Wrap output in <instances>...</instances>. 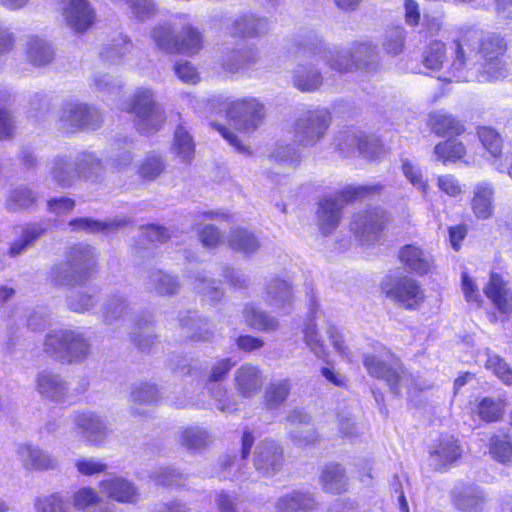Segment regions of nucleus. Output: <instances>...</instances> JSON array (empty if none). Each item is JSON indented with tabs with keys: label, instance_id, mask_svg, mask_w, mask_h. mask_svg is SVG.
Here are the masks:
<instances>
[{
	"label": "nucleus",
	"instance_id": "obj_1",
	"mask_svg": "<svg viewBox=\"0 0 512 512\" xmlns=\"http://www.w3.org/2000/svg\"><path fill=\"white\" fill-rule=\"evenodd\" d=\"M451 60L441 40H431L423 52V65L430 70H443L444 81H499L507 77L503 56L507 50L504 37L487 33L474 25L458 28L451 44Z\"/></svg>",
	"mask_w": 512,
	"mask_h": 512
},
{
	"label": "nucleus",
	"instance_id": "obj_2",
	"mask_svg": "<svg viewBox=\"0 0 512 512\" xmlns=\"http://www.w3.org/2000/svg\"><path fill=\"white\" fill-rule=\"evenodd\" d=\"M376 47L371 43H359L351 52H325L316 56L309 65H299L293 72L292 82L302 92H313L323 83L321 73L316 66L325 63L337 72H350L354 69L368 67L374 62Z\"/></svg>",
	"mask_w": 512,
	"mask_h": 512
},
{
	"label": "nucleus",
	"instance_id": "obj_3",
	"mask_svg": "<svg viewBox=\"0 0 512 512\" xmlns=\"http://www.w3.org/2000/svg\"><path fill=\"white\" fill-rule=\"evenodd\" d=\"M320 328L326 330L333 348L341 358L348 362H353L356 359V354L345 343L339 329L332 324L326 323L322 313H315L303 330L304 342L317 358L326 360L329 357L328 349L319 334Z\"/></svg>",
	"mask_w": 512,
	"mask_h": 512
},
{
	"label": "nucleus",
	"instance_id": "obj_4",
	"mask_svg": "<svg viewBox=\"0 0 512 512\" xmlns=\"http://www.w3.org/2000/svg\"><path fill=\"white\" fill-rule=\"evenodd\" d=\"M90 344L83 333L71 329L50 331L44 342V350L61 362L83 361L89 353Z\"/></svg>",
	"mask_w": 512,
	"mask_h": 512
},
{
	"label": "nucleus",
	"instance_id": "obj_5",
	"mask_svg": "<svg viewBox=\"0 0 512 512\" xmlns=\"http://www.w3.org/2000/svg\"><path fill=\"white\" fill-rule=\"evenodd\" d=\"M123 109L134 114L135 125L141 133L157 131L165 121L164 110L155 102L154 93L148 88L137 89Z\"/></svg>",
	"mask_w": 512,
	"mask_h": 512
},
{
	"label": "nucleus",
	"instance_id": "obj_6",
	"mask_svg": "<svg viewBox=\"0 0 512 512\" xmlns=\"http://www.w3.org/2000/svg\"><path fill=\"white\" fill-rule=\"evenodd\" d=\"M373 187L357 186L347 187L339 194L325 197L318 208V224L323 234H328L334 230L341 218L340 211L343 205L351 200L363 197Z\"/></svg>",
	"mask_w": 512,
	"mask_h": 512
},
{
	"label": "nucleus",
	"instance_id": "obj_7",
	"mask_svg": "<svg viewBox=\"0 0 512 512\" xmlns=\"http://www.w3.org/2000/svg\"><path fill=\"white\" fill-rule=\"evenodd\" d=\"M94 265L93 248L83 245L73 249L70 262L55 266L51 271V277L56 285H72L82 280Z\"/></svg>",
	"mask_w": 512,
	"mask_h": 512
},
{
	"label": "nucleus",
	"instance_id": "obj_8",
	"mask_svg": "<svg viewBox=\"0 0 512 512\" xmlns=\"http://www.w3.org/2000/svg\"><path fill=\"white\" fill-rule=\"evenodd\" d=\"M185 37L180 41L171 24L158 25L152 30L156 46L166 53L195 54L201 49V38L193 28L184 27Z\"/></svg>",
	"mask_w": 512,
	"mask_h": 512
},
{
	"label": "nucleus",
	"instance_id": "obj_9",
	"mask_svg": "<svg viewBox=\"0 0 512 512\" xmlns=\"http://www.w3.org/2000/svg\"><path fill=\"white\" fill-rule=\"evenodd\" d=\"M364 366L371 376L384 379L398 394L407 387L408 378L404 372L400 374L398 361L389 351H384L380 356H365Z\"/></svg>",
	"mask_w": 512,
	"mask_h": 512
},
{
	"label": "nucleus",
	"instance_id": "obj_10",
	"mask_svg": "<svg viewBox=\"0 0 512 512\" xmlns=\"http://www.w3.org/2000/svg\"><path fill=\"white\" fill-rule=\"evenodd\" d=\"M329 120L324 108L307 111L295 123L294 141L306 147L315 145L327 131Z\"/></svg>",
	"mask_w": 512,
	"mask_h": 512
},
{
	"label": "nucleus",
	"instance_id": "obj_11",
	"mask_svg": "<svg viewBox=\"0 0 512 512\" xmlns=\"http://www.w3.org/2000/svg\"><path fill=\"white\" fill-rule=\"evenodd\" d=\"M227 117L240 131L255 130L264 118V107L256 99H239L227 104Z\"/></svg>",
	"mask_w": 512,
	"mask_h": 512
},
{
	"label": "nucleus",
	"instance_id": "obj_12",
	"mask_svg": "<svg viewBox=\"0 0 512 512\" xmlns=\"http://www.w3.org/2000/svg\"><path fill=\"white\" fill-rule=\"evenodd\" d=\"M100 168V163L93 154L86 153L75 166L64 158H58L52 166V177L59 185L66 187L72 183L76 176L91 177L95 169Z\"/></svg>",
	"mask_w": 512,
	"mask_h": 512
},
{
	"label": "nucleus",
	"instance_id": "obj_13",
	"mask_svg": "<svg viewBox=\"0 0 512 512\" xmlns=\"http://www.w3.org/2000/svg\"><path fill=\"white\" fill-rule=\"evenodd\" d=\"M388 218L386 213L378 208L357 215L350 225V229L365 243H372L379 238Z\"/></svg>",
	"mask_w": 512,
	"mask_h": 512
},
{
	"label": "nucleus",
	"instance_id": "obj_14",
	"mask_svg": "<svg viewBox=\"0 0 512 512\" xmlns=\"http://www.w3.org/2000/svg\"><path fill=\"white\" fill-rule=\"evenodd\" d=\"M60 121L67 129H95L100 121V115L96 109L86 104L69 103L63 108Z\"/></svg>",
	"mask_w": 512,
	"mask_h": 512
},
{
	"label": "nucleus",
	"instance_id": "obj_15",
	"mask_svg": "<svg viewBox=\"0 0 512 512\" xmlns=\"http://www.w3.org/2000/svg\"><path fill=\"white\" fill-rule=\"evenodd\" d=\"M36 389L39 394L53 402L72 400L67 382L51 371H41L36 378Z\"/></svg>",
	"mask_w": 512,
	"mask_h": 512
},
{
	"label": "nucleus",
	"instance_id": "obj_16",
	"mask_svg": "<svg viewBox=\"0 0 512 512\" xmlns=\"http://www.w3.org/2000/svg\"><path fill=\"white\" fill-rule=\"evenodd\" d=\"M483 292L500 313H512V289L501 274L492 272Z\"/></svg>",
	"mask_w": 512,
	"mask_h": 512
},
{
	"label": "nucleus",
	"instance_id": "obj_17",
	"mask_svg": "<svg viewBox=\"0 0 512 512\" xmlns=\"http://www.w3.org/2000/svg\"><path fill=\"white\" fill-rule=\"evenodd\" d=\"M452 504L461 512H482L486 494L475 484L456 486L451 492Z\"/></svg>",
	"mask_w": 512,
	"mask_h": 512
},
{
	"label": "nucleus",
	"instance_id": "obj_18",
	"mask_svg": "<svg viewBox=\"0 0 512 512\" xmlns=\"http://www.w3.org/2000/svg\"><path fill=\"white\" fill-rule=\"evenodd\" d=\"M64 18L69 27L76 32H84L95 22L94 9L87 0H64Z\"/></svg>",
	"mask_w": 512,
	"mask_h": 512
},
{
	"label": "nucleus",
	"instance_id": "obj_19",
	"mask_svg": "<svg viewBox=\"0 0 512 512\" xmlns=\"http://www.w3.org/2000/svg\"><path fill=\"white\" fill-rule=\"evenodd\" d=\"M338 147L347 156L358 152L372 159L379 158L383 152V145L378 139L358 136L355 133L342 135Z\"/></svg>",
	"mask_w": 512,
	"mask_h": 512
},
{
	"label": "nucleus",
	"instance_id": "obj_20",
	"mask_svg": "<svg viewBox=\"0 0 512 512\" xmlns=\"http://www.w3.org/2000/svg\"><path fill=\"white\" fill-rule=\"evenodd\" d=\"M99 489L103 495L119 503H136L139 496L138 490L132 482L118 476L100 481Z\"/></svg>",
	"mask_w": 512,
	"mask_h": 512
},
{
	"label": "nucleus",
	"instance_id": "obj_21",
	"mask_svg": "<svg viewBox=\"0 0 512 512\" xmlns=\"http://www.w3.org/2000/svg\"><path fill=\"white\" fill-rule=\"evenodd\" d=\"M389 296L405 309H417L424 301V290L413 279L405 278L399 281L389 292Z\"/></svg>",
	"mask_w": 512,
	"mask_h": 512
},
{
	"label": "nucleus",
	"instance_id": "obj_22",
	"mask_svg": "<svg viewBox=\"0 0 512 512\" xmlns=\"http://www.w3.org/2000/svg\"><path fill=\"white\" fill-rule=\"evenodd\" d=\"M436 159L443 164L461 161L465 165L477 164V158L467 153L466 146L459 140L448 139L434 147Z\"/></svg>",
	"mask_w": 512,
	"mask_h": 512
},
{
	"label": "nucleus",
	"instance_id": "obj_23",
	"mask_svg": "<svg viewBox=\"0 0 512 512\" xmlns=\"http://www.w3.org/2000/svg\"><path fill=\"white\" fill-rule=\"evenodd\" d=\"M399 259L405 268L417 275L427 274L433 267L432 256L415 245H406L399 252Z\"/></svg>",
	"mask_w": 512,
	"mask_h": 512
},
{
	"label": "nucleus",
	"instance_id": "obj_24",
	"mask_svg": "<svg viewBox=\"0 0 512 512\" xmlns=\"http://www.w3.org/2000/svg\"><path fill=\"white\" fill-rule=\"evenodd\" d=\"M494 193L495 188L491 182L480 181L474 186L471 210L477 219L485 220L492 216Z\"/></svg>",
	"mask_w": 512,
	"mask_h": 512
},
{
	"label": "nucleus",
	"instance_id": "obj_25",
	"mask_svg": "<svg viewBox=\"0 0 512 512\" xmlns=\"http://www.w3.org/2000/svg\"><path fill=\"white\" fill-rule=\"evenodd\" d=\"M477 136L483 148L489 153L492 165L499 172H504L506 164L503 163L505 154L502 153L501 135L491 127L482 126L477 129Z\"/></svg>",
	"mask_w": 512,
	"mask_h": 512
},
{
	"label": "nucleus",
	"instance_id": "obj_26",
	"mask_svg": "<svg viewBox=\"0 0 512 512\" xmlns=\"http://www.w3.org/2000/svg\"><path fill=\"white\" fill-rule=\"evenodd\" d=\"M74 423L88 438L93 440L103 438L108 432L106 419L93 411L75 413Z\"/></svg>",
	"mask_w": 512,
	"mask_h": 512
},
{
	"label": "nucleus",
	"instance_id": "obj_27",
	"mask_svg": "<svg viewBox=\"0 0 512 512\" xmlns=\"http://www.w3.org/2000/svg\"><path fill=\"white\" fill-rule=\"evenodd\" d=\"M266 301L268 305L276 310L287 313L292 303L289 283L282 279L272 280L267 286Z\"/></svg>",
	"mask_w": 512,
	"mask_h": 512
},
{
	"label": "nucleus",
	"instance_id": "obj_28",
	"mask_svg": "<svg viewBox=\"0 0 512 512\" xmlns=\"http://www.w3.org/2000/svg\"><path fill=\"white\" fill-rule=\"evenodd\" d=\"M237 390L245 397H250L262 386V376L259 369L250 364L240 366L235 372Z\"/></svg>",
	"mask_w": 512,
	"mask_h": 512
},
{
	"label": "nucleus",
	"instance_id": "obj_29",
	"mask_svg": "<svg viewBox=\"0 0 512 512\" xmlns=\"http://www.w3.org/2000/svg\"><path fill=\"white\" fill-rule=\"evenodd\" d=\"M25 54L27 60L34 66L47 65L54 57V52L50 44L44 39L34 35L27 37Z\"/></svg>",
	"mask_w": 512,
	"mask_h": 512
},
{
	"label": "nucleus",
	"instance_id": "obj_30",
	"mask_svg": "<svg viewBox=\"0 0 512 512\" xmlns=\"http://www.w3.org/2000/svg\"><path fill=\"white\" fill-rule=\"evenodd\" d=\"M316 507L311 494L293 491L279 498L276 508L279 512H309Z\"/></svg>",
	"mask_w": 512,
	"mask_h": 512
},
{
	"label": "nucleus",
	"instance_id": "obj_31",
	"mask_svg": "<svg viewBox=\"0 0 512 512\" xmlns=\"http://www.w3.org/2000/svg\"><path fill=\"white\" fill-rule=\"evenodd\" d=\"M432 130L439 136H459L464 131V125L452 115L444 112H435L430 116Z\"/></svg>",
	"mask_w": 512,
	"mask_h": 512
},
{
	"label": "nucleus",
	"instance_id": "obj_32",
	"mask_svg": "<svg viewBox=\"0 0 512 512\" xmlns=\"http://www.w3.org/2000/svg\"><path fill=\"white\" fill-rule=\"evenodd\" d=\"M321 484L325 492L339 494L345 491L346 476L339 464H328L321 474Z\"/></svg>",
	"mask_w": 512,
	"mask_h": 512
},
{
	"label": "nucleus",
	"instance_id": "obj_33",
	"mask_svg": "<svg viewBox=\"0 0 512 512\" xmlns=\"http://www.w3.org/2000/svg\"><path fill=\"white\" fill-rule=\"evenodd\" d=\"M173 154L183 163L189 164L195 153L192 137L182 126L177 127L172 144Z\"/></svg>",
	"mask_w": 512,
	"mask_h": 512
},
{
	"label": "nucleus",
	"instance_id": "obj_34",
	"mask_svg": "<svg viewBox=\"0 0 512 512\" xmlns=\"http://www.w3.org/2000/svg\"><path fill=\"white\" fill-rule=\"evenodd\" d=\"M283 463L281 450H259L254 456V465L265 476L275 474Z\"/></svg>",
	"mask_w": 512,
	"mask_h": 512
},
{
	"label": "nucleus",
	"instance_id": "obj_35",
	"mask_svg": "<svg viewBox=\"0 0 512 512\" xmlns=\"http://www.w3.org/2000/svg\"><path fill=\"white\" fill-rule=\"evenodd\" d=\"M101 504L102 506L100 507L99 512H112L111 506L103 504L102 498L92 488H81L73 495V505L77 509H92Z\"/></svg>",
	"mask_w": 512,
	"mask_h": 512
},
{
	"label": "nucleus",
	"instance_id": "obj_36",
	"mask_svg": "<svg viewBox=\"0 0 512 512\" xmlns=\"http://www.w3.org/2000/svg\"><path fill=\"white\" fill-rule=\"evenodd\" d=\"M243 317L250 327L262 331H272L278 325L275 318L266 315L252 304L245 306Z\"/></svg>",
	"mask_w": 512,
	"mask_h": 512
},
{
	"label": "nucleus",
	"instance_id": "obj_37",
	"mask_svg": "<svg viewBox=\"0 0 512 512\" xmlns=\"http://www.w3.org/2000/svg\"><path fill=\"white\" fill-rule=\"evenodd\" d=\"M158 399V390L155 385L149 383H139L132 387L130 394V402L136 413L141 414L144 411H139L137 405H150Z\"/></svg>",
	"mask_w": 512,
	"mask_h": 512
},
{
	"label": "nucleus",
	"instance_id": "obj_38",
	"mask_svg": "<svg viewBox=\"0 0 512 512\" xmlns=\"http://www.w3.org/2000/svg\"><path fill=\"white\" fill-rule=\"evenodd\" d=\"M406 40V31L401 26L388 29L383 39V49L390 56H397L403 52Z\"/></svg>",
	"mask_w": 512,
	"mask_h": 512
},
{
	"label": "nucleus",
	"instance_id": "obj_39",
	"mask_svg": "<svg viewBox=\"0 0 512 512\" xmlns=\"http://www.w3.org/2000/svg\"><path fill=\"white\" fill-rule=\"evenodd\" d=\"M485 367L493 373L506 385L512 384V369L508 364L497 354L493 353L490 349L485 350Z\"/></svg>",
	"mask_w": 512,
	"mask_h": 512
},
{
	"label": "nucleus",
	"instance_id": "obj_40",
	"mask_svg": "<svg viewBox=\"0 0 512 512\" xmlns=\"http://www.w3.org/2000/svg\"><path fill=\"white\" fill-rule=\"evenodd\" d=\"M485 367L493 373L506 385L512 384V369L508 364L497 354L493 353L490 349L485 350Z\"/></svg>",
	"mask_w": 512,
	"mask_h": 512
},
{
	"label": "nucleus",
	"instance_id": "obj_41",
	"mask_svg": "<svg viewBox=\"0 0 512 512\" xmlns=\"http://www.w3.org/2000/svg\"><path fill=\"white\" fill-rule=\"evenodd\" d=\"M183 445L190 448H200L213 444L214 436L207 430L200 427L185 429L181 435Z\"/></svg>",
	"mask_w": 512,
	"mask_h": 512
},
{
	"label": "nucleus",
	"instance_id": "obj_42",
	"mask_svg": "<svg viewBox=\"0 0 512 512\" xmlns=\"http://www.w3.org/2000/svg\"><path fill=\"white\" fill-rule=\"evenodd\" d=\"M229 246L236 251L252 253L258 248V241L246 230L236 229L231 232Z\"/></svg>",
	"mask_w": 512,
	"mask_h": 512
},
{
	"label": "nucleus",
	"instance_id": "obj_43",
	"mask_svg": "<svg viewBox=\"0 0 512 512\" xmlns=\"http://www.w3.org/2000/svg\"><path fill=\"white\" fill-rule=\"evenodd\" d=\"M461 290L466 302L477 308L481 307L483 298L476 279L466 271L461 274Z\"/></svg>",
	"mask_w": 512,
	"mask_h": 512
},
{
	"label": "nucleus",
	"instance_id": "obj_44",
	"mask_svg": "<svg viewBox=\"0 0 512 512\" xmlns=\"http://www.w3.org/2000/svg\"><path fill=\"white\" fill-rule=\"evenodd\" d=\"M268 22L265 19L256 18L253 15L245 16L235 22V31L239 35L253 36L264 33Z\"/></svg>",
	"mask_w": 512,
	"mask_h": 512
},
{
	"label": "nucleus",
	"instance_id": "obj_45",
	"mask_svg": "<svg viewBox=\"0 0 512 512\" xmlns=\"http://www.w3.org/2000/svg\"><path fill=\"white\" fill-rule=\"evenodd\" d=\"M149 284L151 289L160 295L173 294L179 286L172 276L162 271L152 272L149 277Z\"/></svg>",
	"mask_w": 512,
	"mask_h": 512
},
{
	"label": "nucleus",
	"instance_id": "obj_46",
	"mask_svg": "<svg viewBox=\"0 0 512 512\" xmlns=\"http://www.w3.org/2000/svg\"><path fill=\"white\" fill-rule=\"evenodd\" d=\"M505 406L506 405L503 400L484 398L478 404V415L485 422L497 421L502 417Z\"/></svg>",
	"mask_w": 512,
	"mask_h": 512
},
{
	"label": "nucleus",
	"instance_id": "obj_47",
	"mask_svg": "<svg viewBox=\"0 0 512 512\" xmlns=\"http://www.w3.org/2000/svg\"><path fill=\"white\" fill-rule=\"evenodd\" d=\"M402 172L406 179L419 191L426 194L429 188L427 179L420 167L409 159L402 160Z\"/></svg>",
	"mask_w": 512,
	"mask_h": 512
},
{
	"label": "nucleus",
	"instance_id": "obj_48",
	"mask_svg": "<svg viewBox=\"0 0 512 512\" xmlns=\"http://www.w3.org/2000/svg\"><path fill=\"white\" fill-rule=\"evenodd\" d=\"M460 456L456 450H430L427 461L433 470L440 471L453 465Z\"/></svg>",
	"mask_w": 512,
	"mask_h": 512
},
{
	"label": "nucleus",
	"instance_id": "obj_49",
	"mask_svg": "<svg viewBox=\"0 0 512 512\" xmlns=\"http://www.w3.org/2000/svg\"><path fill=\"white\" fill-rule=\"evenodd\" d=\"M25 454L22 458L28 469L44 470L53 469L56 461L51 459L43 450H24Z\"/></svg>",
	"mask_w": 512,
	"mask_h": 512
},
{
	"label": "nucleus",
	"instance_id": "obj_50",
	"mask_svg": "<svg viewBox=\"0 0 512 512\" xmlns=\"http://www.w3.org/2000/svg\"><path fill=\"white\" fill-rule=\"evenodd\" d=\"M289 390L290 385L287 379L271 384L265 394L267 406L274 408L282 404L287 398Z\"/></svg>",
	"mask_w": 512,
	"mask_h": 512
},
{
	"label": "nucleus",
	"instance_id": "obj_51",
	"mask_svg": "<svg viewBox=\"0 0 512 512\" xmlns=\"http://www.w3.org/2000/svg\"><path fill=\"white\" fill-rule=\"evenodd\" d=\"M129 305L123 296L111 297L106 305L105 318L108 322L125 318L129 314Z\"/></svg>",
	"mask_w": 512,
	"mask_h": 512
},
{
	"label": "nucleus",
	"instance_id": "obj_52",
	"mask_svg": "<svg viewBox=\"0 0 512 512\" xmlns=\"http://www.w3.org/2000/svg\"><path fill=\"white\" fill-rule=\"evenodd\" d=\"M124 2L130 8L131 14L140 21L151 18L156 12L153 0H124Z\"/></svg>",
	"mask_w": 512,
	"mask_h": 512
},
{
	"label": "nucleus",
	"instance_id": "obj_53",
	"mask_svg": "<svg viewBox=\"0 0 512 512\" xmlns=\"http://www.w3.org/2000/svg\"><path fill=\"white\" fill-rule=\"evenodd\" d=\"M34 505L37 512H70L64 500L57 495L37 498Z\"/></svg>",
	"mask_w": 512,
	"mask_h": 512
},
{
	"label": "nucleus",
	"instance_id": "obj_54",
	"mask_svg": "<svg viewBox=\"0 0 512 512\" xmlns=\"http://www.w3.org/2000/svg\"><path fill=\"white\" fill-rule=\"evenodd\" d=\"M437 186L440 191L449 197L457 198L464 193V185L452 174L438 176Z\"/></svg>",
	"mask_w": 512,
	"mask_h": 512
},
{
	"label": "nucleus",
	"instance_id": "obj_55",
	"mask_svg": "<svg viewBox=\"0 0 512 512\" xmlns=\"http://www.w3.org/2000/svg\"><path fill=\"white\" fill-rule=\"evenodd\" d=\"M69 225L73 230H84L87 232H99L108 230L112 226L119 227L122 222H100L89 218H79L71 221Z\"/></svg>",
	"mask_w": 512,
	"mask_h": 512
},
{
	"label": "nucleus",
	"instance_id": "obj_56",
	"mask_svg": "<svg viewBox=\"0 0 512 512\" xmlns=\"http://www.w3.org/2000/svg\"><path fill=\"white\" fill-rule=\"evenodd\" d=\"M34 202V196L31 190L27 188H17L10 192L7 203L12 210L19 208H28Z\"/></svg>",
	"mask_w": 512,
	"mask_h": 512
},
{
	"label": "nucleus",
	"instance_id": "obj_57",
	"mask_svg": "<svg viewBox=\"0 0 512 512\" xmlns=\"http://www.w3.org/2000/svg\"><path fill=\"white\" fill-rule=\"evenodd\" d=\"M41 233L42 230L36 226L25 229L21 237L11 245L10 254L12 256L21 254L41 235Z\"/></svg>",
	"mask_w": 512,
	"mask_h": 512
},
{
	"label": "nucleus",
	"instance_id": "obj_58",
	"mask_svg": "<svg viewBox=\"0 0 512 512\" xmlns=\"http://www.w3.org/2000/svg\"><path fill=\"white\" fill-rule=\"evenodd\" d=\"M164 169L161 157L157 155H149L142 163L139 172L140 175L148 180L158 177Z\"/></svg>",
	"mask_w": 512,
	"mask_h": 512
},
{
	"label": "nucleus",
	"instance_id": "obj_59",
	"mask_svg": "<svg viewBox=\"0 0 512 512\" xmlns=\"http://www.w3.org/2000/svg\"><path fill=\"white\" fill-rule=\"evenodd\" d=\"M270 157L280 163L295 164L299 161L297 150L289 144H276Z\"/></svg>",
	"mask_w": 512,
	"mask_h": 512
},
{
	"label": "nucleus",
	"instance_id": "obj_60",
	"mask_svg": "<svg viewBox=\"0 0 512 512\" xmlns=\"http://www.w3.org/2000/svg\"><path fill=\"white\" fill-rule=\"evenodd\" d=\"M176 76L184 83L196 84L199 81V74L196 69L187 61L178 62L175 67Z\"/></svg>",
	"mask_w": 512,
	"mask_h": 512
},
{
	"label": "nucleus",
	"instance_id": "obj_61",
	"mask_svg": "<svg viewBox=\"0 0 512 512\" xmlns=\"http://www.w3.org/2000/svg\"><path fill=\"white\" fill-rule=\"evenodd\" d=\"M215 129L223 136V138L233 146L239 153L242 154H250V148L246 144H244L236 134L231 132L228 128L216 124L214 125Z\"/></svg>",
	"mask_w": 512,
	"mask_h": 512
},
{
	"label": "nucleus",
	"instance_id": "obj_62",
	"mask_svg": "<svg viewBox=\"0 0 512 512\" xmlns=\"http://www.w3.org/2000/svg\"><path fill=\"white\" fill-rule=\"evenodd\" d=\"M76 466L81 474L87 476L102 473L107 468L105 463L92 458L80 460Z\"/></svg>",
	"mask_w": 512,
	"mask_h": 512
},
{
	"label": "nucleus",
	"instance_id": "obj_63",
	"mask_svg": "<svg viewBox=\"0 0 512 512\" xmlns=\"http://www.w3.org/2000/svg\"><path fill=\"white\" fill-rule=\"evenodd\" d=\"M199 238L206 247H216L222 241V235L212 225H206L200 232Z\"/></svg>",
	"mask_w": 512,
	"mask_h": 512
},
{
	"label": "nucleus",
	"instance_id": "obj_64",
	"mask_svg": "<svg viewBox=\"0 0 512 512\" xmlns=\"http://www.w3.org/2000/svg\"><path fill=\"white\" fill-rule=\"evenodd\" d=\"M235 363L231 362L230 359H221L217 361L211 368V372L209 375V381L210 382H218L225 378L227 373L230 371L232 366H234Z\"/></svg>",
	"mask_w": 512,
	"mask_h": 512
}]
</instances>
